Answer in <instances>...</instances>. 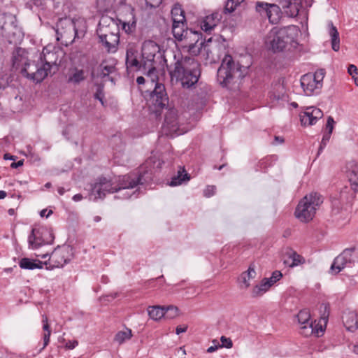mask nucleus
I'll list each match as a JSON object with an SVG mask.
<instances>
[{
	"label": "nucleus",
	"instance_id": "52",
	"mask_svg": "<svg viewBox=\"0 0 358 358\" xmlns=\"http://www.w3.org/2000/svg\"><path fill=\"white\" fill-rule=\"evenodd\" d=\"M322 322H320V324H313V334H315L316 336L319 337L320 336L323 332L324 331V329L323 328V326L322 324Z\"/></svg>",
	"mask_w": 358,
	"mask_h": 358
},
{
	"label": "nucleus",
	"instance_id": "34",
	"mask_svg": "<svg viewBox=\"0 0 358 358\" xmlns=\"http://www.w3.org/2000/svg\"><path fill=\"white\" fill-rule=\"evenodd\" d=\"M172 22L174 23H181L186 22L185 11L179 3H176L171 9Z\"/></svg>",
	"mask_w": 358,
	"mask_h": 358
},
{
	"label": "nucleus",
	"instance_id": "59",
	"mask_svg": "<svg viewBox=\"0 0 358 358\" xmlns=\"http://www.w3.org/2000/svg\"><path fill=\"white\" fill-rule=\"evenodd\" d=\"M46 212H47V209H43L42 210L41 212H40V215L41 217H44L45 216L46 217H48L50 215H52L53 213L52 210H50L48 213V214L46 215Z\"/></svg>",
	"mask_w": 358,
	"mask_h": 358
},
{
	"label": "nucleus",
	"instance_id": "58",
	"mask_svg": "<svg viewBox=\"0 0 358 358\" xmlns=\"http://www.w3.org/2000/svg\"><path fill=\"white\" fill-rule=\"evenodd\" d=\"M23 163H24V161L23 160H20L18 161L17 162H13L11 164H10V167L12 169H17L20 166H22L23 165Z\"/></svg>",
	"mask_w": 358,
	"mask_h": 358
},
{
	"label": "nucleus",
	"instance_id": "36",
	"mask_svg": "<svg viewBox=\"0 0 358 358\" xmlns=\"http://www.w3.org/2000/svg\"><path fill=\"white\" fill-rule=\"evenodd\" d=\"M150 317L154 320H157L164 317L166 315L165 307L150 306L148 309Z\"/></svg>",
	"mask_w": 358,
	"mask_h": 358
},
{
	"label": "nucleus",
	"instance_id": "51",
	"mask_svg": "<svg viewBox=\"0 0 358 358\" xmlns=\"http://www.w3.org/2000/svg\"><path fill=\"white\" fill-rule=\"evenodd\" d=\"M334 124L335 121L334 118L331 116H329L326 124V133H329L330 134H332Z\"/></svg>",
	"mask_w": 358,
	"mask_h": 358
},
{
	"label": "nucleus",
	"instance_id": "16",
	"mask_svg": "<svg viewBox=\"0 0 358 358\" xmlns=\"http://www.w3.org/2000/svg\"><path fill=\"white\" fill-rule=\"evenodd\" d=\"M299 324L301 325L300 334L304 336H309L313 333V322L310 321V313L308 309L301 310L296 315Z\"/></svg>",
	"mask_w": 358,
	"mask_h": 358
},
{
	"label": "nucleus",
	"instance_id": "21",
	"mask_svg": "<svg viewBox=\"0 0 358 358\" xmlns=\"http://www.w3.org/2000/svg\"><path fill=\"white\" fill-rule=\"evenodd\" d=\"M138 50L131 46L127 48L126 52V65L128 69L133 70L143 69V59L140 62L138 59Z\"/></svg>",
	"mask_w": 358,
	"mask_h": 358
},
{
	"label": "nucleus",
	"instance_id": "6",
	"mask_svg": "<svg viewBox=\"0 0 358 358\" xmlns=\"http://www.w3.org/2000/svg\"><path fill=\"white\" fill-rule=\"evenodd\" d=\"M85 28L82 20H75L69 17L61 18L55 27L57 40L65 39L66 43H72L76 38H81L85 36Z\"/></svg>",
	"mask_w": 358,
	"mask_h": 358
},
{
	"label": "nucleus",
	"instance_id": "24",
	"mask_svg": "<svg viewBox=\"0 0 358 358\" xmlns=\"http://www.w3.org/2000/svg\"><path fill=\"white\" fill-rule=\"evenodd\" d=\"M343 322L348 331H354L358 329V315L355 311L344 312Z\"/></svg>",
	"mask_w": 358,
	"mask_h": 358
},
{
	"label": "nucleus",
	"instance_id": "29",
	"mask_svg": "<svg viewBox=\"0 0 358 358\" xmlns=\"http://www.w3.org/2000/svg\"><path fill=\"white\" fill-rule=\"evenodd\" d=\"M86 78V73L83 69L75 67L69 70L67 82L68 83L78 85L81 82L84 81Z\"/></svg>",
	"mask_w": 358,
	"mask_h": 358
},
{
	"label": "nucleus",
	"instance_id": "53",
	"mask_svg": "<svg viewBox=\"0 0 358 358\" xmlns=\"http://www.w3.org/2000/svg\"><path fill=\"white\" fill-rule=\"evenodd\" d=\"M216 187L213 185H208L204 189V196L207 197H210L213 196L215 193Z\"/></svg>",
	"mask_w": 358,
	"mask_h": 358
},
{
	"label": "nucleus",
	"instance_id": "32",
	"mask_svg": "<svg viewBox=\"0 0 358 358\" xmlns=\"http://www.w3.org/2000/svg\"><path fill=\"white\" fill-rule=\"evenodd\" d=\"M329 34L331 37V43L332 49L337 52L340 49V38L339 33L336 27L333 24L332 22H329Z\"/></svg>",
	"mask_w": 358,
	"mask_h": 358
},
{
	"label": "nucleus",
	"instance_id": "10",
	"mask_svg": "<svg viewBox=\"0 0 358 358\" xmlns=\"http://www.w3.org/2000/svg\"><path fill=\"white\" fill-rule=\"evenodd\" d=\"M141 56L143 69L148 71V76L149 77L155 76L157 78L155 74V64L157 63L155 58H161L162 56L160 52L159 46L153 41H145L142 45Z\"/></svg>",
	"mask_w": 358,
	"mask_h": 358
},
{
	"label": "nucleus",
	"instance_id": "2",
	"mask_svg": "<svg viewBox=\"0 0 358 358\" xmlns=\"http://www.w3.org/2000/svg\"><path fill=\"white\" fill-rule=\"evenodd\" d=\"M169 74L172 80L180 83L182 88L192 89L201 76L200 64L194 58L182 57L171 66Z\"/></svg>",
	"mask_w": 358,
	"mask_h": 358
},
{
	"label": "nucleus",
	"instance_id": "11",
	"mask_svg": "<svg viewBox=\"0 0 358 358\" xmlns=\"http://www.w3.org/2000/svg\"><path fill=\"white\" fill-rule=\"evenodd\" d=\"M325 73V70L320 69L314 73H308L301 76L300 80L301 86L306 95H317L321 92Z\"/></svg>",
	"mask_w": 358,
	"mask_h": 358
},
{
	"label": "nucleus",
	"instance_id": "60",
	"mask_svg": "<svg viewBox=\"0 0 358 358\" xmlns=\"http://www.w3.org/2000/svg\"><path fill=\"white\" fill-rule=\"evenodd\" d=\"M17 158L16 156H14V155H11L9 153H6L4 154L3 155V159L5 160H15V159Z\"/></svg>",
	"mask_w": 358,
	"mask_h": 358
},
{
	"label": "nucleus",
	"instance_id": "45",
	"mask_svg": "<svg viewBox=\"0 0 358 358\" xmlns=\"http://www.w3.org/2000/svg\"><path fill=\"white\" fill-rule=\"evenodd\" d=\"M95 99H98L102 105H103V99H104V93H103V85H97L96 91L94 95Z\"/></svg>",
	"mask_w": 358,
	"mask_h": 358
},
{
	"label": "nucleus",
	"instance_id": "64",
	"mask_svg": "<svg viewBox=\"0 0 358 358\" xmlns=\"http://www.w3.org/2000/svg\"><path fill=\"white\" fill-rule=\"evenodd\" d=\"M155 1H156V0H146L148 5H149L151 7H156L159 4V3L155 4Z\"/></svg>",
	"mask_w": 358,
	"mask_h": 358
},
{
	"label": "nucleus",
	"instance_id": "13",
	"mask_svg": "<svg viewBox=\"0 0 358 358\" xmlns=\"http://www.w3.org/2000/svg\"><path fill=\"white\" fill-rule=\"evenodd\" d=\"M43 66L44 65L41 64L39 59L37 61L30 60L25 66L21 69L20 73L34 83H38L48 76L47 69Z\"/></svg>",
	"mask_w": 358,
	"mask_h": 358
},
{
	"label": "nucleus",
	"instance_id": "49",
	"mask_svg": "<svg viewBox=\"0 0 358 358\" xmlns=\"http://www.w3.org/2000/svg\"><path fill=\"white\" fill-rule=\"evenodd\" d=\"M343 275L347 276L349 278V284L352 286L356 285L358 283V271L357 273L352 274L345 271Z\"/></svg>",
	"mask_w": 358,
	"mask_h": 358
},
{
	"label": "nucleus",
	"instance_id": "42",
	"mask_svg": "<svg viewBox=\"0 0 358 358\" xmlns=\"http://www.w3.org/2000/svg\"><path fill=\"white\" fill-rule=\"evenodd\" d=\"M271 4V3L258 1L255 3V9L261 15L266 16Z\"/></svg>",
	"mask_w": 358,
	"mask_h": 358
},
{
	"label": "nucleus",
	"instance_id": "15",
	"mask_svg": "<svg viewBox=\"0 0 358 358\" xmlns=\"http://www.w3.org/2000/svg\"><path fill=\"white\" fill-rule=\"evenodd\" d=\"M73 257L72 248L69 246L55 249L49 259L50 262L46 268L52 270L55 268L63 267L69 262Z\"/></svg>",
	"mask_w": 358,
	"mask_h": 358
},
{
	"label": "nucleus",
	"instance_id": "50",
	"mask_svg": "<svg viewBox=\"0 0 358 358\" xmlns=\"http://www.w3.org/2000/svg\"><path fill=\"white\" fill-rule=\"evenodd\" d=\"M220 341L221 345H219L220 348H231L233 346V342L230 338H227L224 336H221Z\"/></svg>",
	"mask_w": 358,
	"mask_h": 358
},
{
	"label": "nucleus",
	"instance_id": "55",
	"mask_svg": "<svg viewBox=\"0 0 358 358\" xmlns=\"http://www.w3.org/2000/svg\"><path fill=\"white\" fill-rule=\"evenodd\" d=\"M348 72L352 78H354V76L358 73V69L354 64H350L348 68Z\"/></svg>",
	"mask_w": 358,
	"mask_h": 358
},
{
	"label": "nucleus",
	"instance_id": "1",
	"mask_svg": "<svg viewBox=\"0 0 358 358\" xmlns=\"http://www.w3.org/2000/svg\"><path fill=\"white\" fill-rule=\"evenodd\" d=\"M152 180V173L149 170H139L137 172L118 176L114 179H108L101 176L96 179L92 186L91 194L94 196V200L103 199L107 194L119 193L115 198L128 199L133 196L137 197L138 189L133 190L138 185H143Z\"/></svg>",
	"mask_w": 358,
	"mask_h": 358
},
{
	"label": "nucleus",
	"instance_id": "8",
	"mask_svg": "<svg viewBox=\"0 0 358 358\" xmlns=\"http://www.w3.org/2000/svg\"><path fill=\"white\" fill-rule=\"evenodd\" d=\"M323 203L322 195L317 192L306 194L298 203L294 215L297 219L308 222L313 219L316 210Z\"/></svg>",
	"mask_w": 358,
	"mask_h": 358
},
{
	"label": "nucleus",
	"instance_id": "27",
	"mask_svg": "<svg viewBox=\"0 0 358 358\" xmlns=\"http://www.w3.org/2000/svg\"><path fill=\"white\" fill-rule=\"evenodd\" d=\"M220 15L217 13L206 16L201 24V28L206 33H210L220 21Z\"/></svg>",
	"mask_w": 358,
	"mask_h": 358
},
{
	"label": "nucleus",
	"instance_id": "22",
	"mask_svg": "<svg viewBox=\"0 0 358 358\" xmlns=\"http://www.w3.org/2000/svg\"><path fill=\"white\" fill-rule=\"evenodd\" d=\"M2 29L8 34L13 37L20 38L22 36L21 28L18 26L17 18L15 15H10L2 26Z\"/></svg>",
	"mask_w": 358,
	"mask_h": 358
},
{
	"label": "nucleus",
	"instance_id": "30",
	"mask_svg": "<svg viewBox=\"0 0 358 358\" xmlns=\"http://www.w3.org/2000/svg\"><path fill=\"white\" fill-rule=\"evenodd\" d=\"M191 29L187 27V22H182L181 23H174L172 24V33L174 38L178 41H183L185 38L186 32H189Z\"/></svg>",
	"mask_w": 358,
	"mask_h": 358
},
{
	"label": "nucleus",
	"instance_id": "14",
	"mask_svg": "<svg viewBox=\"0 0 358 358\" xmlns=\"http://www.w3.org/2000/svg\"><path fill=\"white\" fill-rule=\"evenodd\" d=\"M54 236L51 231L44 227L34 228L28 237L29 247L36 249L43 245L52 244Z\"/></svg>",
	"mask_w": 358,
	"mask_h": 358
},
{
	"label": "nucleus",
	"instance_id": "26",
	"mask_svg": "<svg viewBox=\"0 0 358 358\" xmlns=\"http://www.w3.org/2000/svg\"><path fill=\"white\" fill-rule=\"evenodd\" d=\"M48 266V262H41L38 259H31L27 257L22 258L19 262V266L22 269L34 270L41 269L43 266Z\"/></svg>",
	"mask_w": 358,
	"mask_h": 358
},
{
	"label": "nucleus",
	"instance_id": "18",
	"mask_svg": "<svg viewBox=\"0 0 358 358\" xmlns=\"http://www.w3.org/2000/svg\"><path fill=\"white\" fill-rule=\"evenodd\" d=\"M38 59L41 64L44 65L43 67L47 69L48 74L51 73V69L54 67L55 70H57L58 56L56 52L48 51L46 48H44Z\"/></svg>",
	"mask_w": 358,
	"mask_h": 358
},
{
	"label": "nucleus",
	"instance_id": "47",
	"mask_svg": "<svg viewBox=\"0 0 358 358\" xmlns=\"http://www.w3.org/2000/svg\"><path fill=\"white\" fill-rule=\"evenodd\" d=\"M238 3H236V2L232 1V0H227L225 6H224V12L231 13L233 11L235 10L236 8L238 6Z\"/></svg>",
	"mask_w": 358,
	"mask_h": 358
},
{
	"label": "nucleus",
	"instance_id": "43",
	"mask_svg": "<svg viewBox=\"0 0 358 358\" xmlns=\"http://www.w3.org/2000/svg\"><path fill=\"white\" fill-rule=\"evenodd\" d=\"M166 315L164 317L172 319L178 315V308L176 306H169L165 308Z\"/></svg>",
	"mask_w": 358,
	"mask_h": 358
},
{
	"label": "nucleus",
	"instance_id": "40",
	"mask_svg": "<svg viewBox=\"0 0 358 358\" xmlns=\"http://www.w3.org/2000/svg\"><path fill=\"white\" fill-rule=\"evenodd\" d=\"M132 336L131 331L127 329L125 331H118L115 336V341L119 344H122L127 340H129Z\"/></svg>",
	"mask_w": 358,
	"mask_h": 358
},
{
	"label": "nucleus",
	"instance_id": "56",
	"mask_svg": "<svg viewBox=\"0 0 358 358\" xmlns=\"http://www.w3.org/2000/svg\"><path fill=\"white\" fill-rule=\"evenodd\" d=\"M187 330V326H185V327L178 326L176 329V334L179 335L181 333L186 332Z\"/></svg>",
	"mask_w": 358,
	"mask_h": 358
},
{
	"label": "nucleus",
	"instance_id": "5",
	"mask_svg": "<svg viewBox=\"0 0 358 358\" xmlns=\"http://www.w3.org/2000/svg\"><path fill=\"white\" fill-rule=\"evenodd\" d=\"M120 29L117 20L108 16H103L98 25L96 34L99 42L108 52H115L120 42Z\"/></svg>",
	"mask_w": 358,
	"mask_h": 358
},
{
	"label": "nucleus",
	"instance_id": "25",
	"mask_svg": "<svg viewBox=\"0 0 358 358\" xmlns=\"http://www.w3.org/2000/svg\"><path fill=\"white\" fill-rule=\"evenodd\" d=\"M164 125L170 131H177L178 129V121L176 109L173 108L168 109L164 117Z\"/></svg>",
	"mask_w": 358,
	"mask_h": 358
},
{
	"label": "nucleus",
	"instance_id": "23",
	"mask_svg": "<svg viewBox=\"0 0 358 358\" xmlns=\"http://www.w3.org/2000/svg\"><path fill=\"white\" fill-rule=\"evenodd\" d=\"M303 0H283L280 2L286 14L291 17L298 15Z\"/></svg>",
	"mask_w": 358,
	"mask_h": 358
},
{
	"label": "nucleus",
	"instance_id": "35",
	"mask_svg": "<svg viewBox=\"0 0 358 358\" xmlns=\"http://www.w3.org/2000/svg\"><path fill=\"white\" fill-rule=\"evenodd\" d=\"M272 285L268 280L263 278L261 282L255 286L252 291V297H258L266 293Z\"/></svg>",
	"mask_w": 358,
	"mask_h": 358
},
{
	"label": "nucleus",
	"instance_id": "31",
	"mask_svg": "<svg viewBox=\"0 0 358 358\" xmlns=\"http://www.w3.org/2000/svg\"><path fill=\"white\" fill-rule=\"evenodd\" d=\"M190 180V176L188 174L184 167H180L176 176L171 178V181L168 183L169 185L174 187L187 182Z\"/></svg>",
	"mask_w": 358,
	"mask_h": 358
},
{
	"label": "nucleus",
	"instance_id": "7",
	"mask_svg": "<svg viewBox=\"0 0 358 358\" xmlns=\"http://www.w3.org/2000/svg\"><path fill=\"white\" fill-rule=\"evenodd\" d=\"M298 33V27L289 25L273 29L268 35L266 44L273 52H282L287 44H291Z\"/></svg>",
	"mask_w": 358,
	"mask_h": 358
},
{
	"label": "nucleus",
	"instance_id": "44",
	"mask_svg": "<svg viewBox=\"0 0 358 358\" xmlns=\"http://www.w3.org/2000/svg\"><path fill=\"white\" fill-rule=\"evenodd\" d=\"M282 277V274L280 271H275L272 273L270 278H264L268 280L270 284L273 286L276 282L279 281Z\"/></svg>",
	"mask_w": 358,
	"mask_h": 358
},
{
	"label": "nucleus",
	"instance_id": "33",
	"mask_svg": "<svg viewBox=\"0 0 358 358\" xmlns=\"http://www.w3.org/2000/svg\"><path fill=\"white\" fill-rule=\"evenodd\" d=\"M281 14L282 12L279 6L275 3H271L270 6V8L268 10V14L266 17H268L269 22L271 24H277L279 22L281 17Z\"/></svg>",
	"mask_w": 358,
	"mask_h": 358
},
{
	"label": "nucleus",
	"instance_id": "28",
	"mask_svg": "<svg viewBox=\"0 0 358 358\" xmlns=\"http://www.w3.org/2000/svg\"><path fill=\"white\" fill-rule=\"evenodd\" d=\"M285 255L288 259L285 260V264H288L289 267H294L305 262V259L292 248H287Z\"/></svg>",
	"mask_w": 358,
	"mask_h": 358
},
{
	"label": "nucleus",
	"instance_id": "38",
	"mask_svg": "<svg viewBox=\"0 0 358 358\" xmlns=\"http://www.w3.org/2000/svg\"><path fill=\"white\" fill-rule=\"evenodd\" d=\"M42 322L43 324V329L45 331L43 334V348H45L50 342V337L51 334V330L50 325L48 324V318L46 315H43Z\"/></svg>",
	"mask_w": 358,
	"mask_h": 358
},
{
	"label": "nucleus",
	"instance_id": "39",
	"mask_svg": "<svg viewBox=\"0 0 358 358\" xmlns=\"http://www.w3.org/2000/svg\"><path fill=\"white\" fill-rule=\"evenodd\" d=\"M320 317V322H323L324 325L326 326L330 313V308L329 304L322 303L319 308Z\"/></svg>",
	"mask_w": 358,
	"mask_h": 358
},
{
	"label": "nucleus",
	"instance_id": "20",
	"mask_svg": "<svg viewBox=\"0 0 358 358\" xmlns=\"http://www.w3.org/2000/svg\"><path fill=\"white\" fill-rule=\"evenodd\" d=\"M345 172L351 185L352 189L358 192V163L355 161H350L346 163Z\"/></svg>",
	"mask_w": 358,
	"mask_h": 358
},
{
	"label": "nucleus",
	"instance_id": "46",
	"mask_svg": "<svg viewBox=\"0 0 358 358\" xmlns=\"http://www.w3.org/2000/svg\"><path fill=\"white\" fill-rule=\"evenodd\" d=\"M331 135L329 133H324L323 136H322V141L320 143V145L319 147V149H318V152H317V155H320L322 150H324V148L326 147V145H327V143H329V140H330V138H331Z\"/></svg>",
	"mask_w": 358,
	"mask_h": 358
},
{
	"label": "nucleus",
	"instance_id": "54",
	"mask_svg": "<svg viewBox=\"0 0 358 358\" xmlns=\"http://www.w3.org/2000/svg\"><path fill=\"white\" fill-rule=\"evenodd\" d=\"M136 25H135V22H132V23H127V22H123L122 23V29L125 31V32L127 33H130L132 31L133 29H134Z\"/></svg>",
	"mask_w": 358,
	"mask_h": 358
},
{
	"label": "nucleus",
	"instance_id": "3",
	"mask_svg": "<svg viewBox=\"0 0 358 358\" xmlns=\"http://www.w3.org/2000/svg\"><path fill=\"white\" fill-rule=\"evenodd\" d=\"M202 38V34L199 31H193L192 29L189 32H186L185 45L188 47V52L194 55L200 53L206 55V59L210 62H215L216 58H220V50L224 48L223 44H220L217 40H214L210 37L204 41L200 40Z\"/></svg>",
	"mask_w": 358,
	"mask_h": 358
},
{
	"label": "nucleus",
	"instance_id": "61",
	"mask_svg": "<svg viewBox=\"0 0 358 358\" xmlns=\"http://www.w3.org/2000/svg\"><path fill=\"white\" fill-rule=\"evenodd\" d=\"M219 344L218 345H213V346H210L209 347L208 349H207V352L208 353H212L213 352H215V350H217L218 348H219Z\"/></svg>",
	"mask_w": 358,
	"mask_h": 358
},
{
	"label": "nucleus",
	"instance_id": "12",
	"mask_svg": "<svg viewBox=\"0 0 358 358\" xmlns=\"http://www.w3.org/2000/svg\"><path fill=\"white\" fill-rule=\"evenodd\" d=\"M356 263H358V248H346L334 259L331 269L338 273L352 268Z\"/></svg>",
	"mask_w": 358,
	"mask_h": 358
},
{
	"label": "nucleus",
	"instance_id": "57",
	"mask_svg": "<svg viewBox=\"0 0 358 358\" xmlns=\"http://www.w3.org/2000/svg\"><path fill=\"white\" fill-rule=\"evenodd\" d=\"M78 343L77 341H69L66 343V348L69 349H73L76 345H78Z\"/></svg>",
	"mask_w": 358,
	"mask_h": 358
},
{
	"label": "nucleus",
	"instance_id": "62",
	"mask_svg": "<svg viewBox=\"0 0 358 358\" xmlns=\"http://www.w3.org/2000/svg\"><path fill=\"white\" fill-rule=\"evenodd\" d=\"M145 78L143 76L137 77L136 83H137L138 85H143V84L145 83Z\"/></svg>",
	"mask_w": 358,
	"mask_h": 358
},
{
	"label": "nucleus",
	"instance_id": "19",
	"mask_svg": "<svg viewBox=\"0 0 358 358\" xmlns=\"http://www.w3.org/2000/svg\"><path fill=\"white\" fill-rule=\"evenodd\" d=\"M30 60L28 58V52L20 47L16 48L12 55V66L15 70H20L25 66Z\"/></svg>",
	"mask_w": 358,
	"mask_h": 358
},
{
	"label": "nucleus",
	"instance_id": "63",
	"mask_svg": "<svg viewBox=\"0 0 358 358\" xmlns=\"http://www.w3.org/2000/svg\"><path fill=\"white\" fill-rule=\"evenodd\" d=\"M83 199V195L80 194H75L73 196V200L74 201H80V200H82Z\"/></svg>",
	"mask_w": 358,
	"mask_h": 358
},
{
	"label": "nucleus",
	"instance_id": "17",
	"mask_svg": "<svg viewBox=\"0 0 358 358\" xmlns=\"http://www.w3.org/2000/svg\"><path fill=\"white\" fill-rule=\"evenodd\" d=\"M323 117V112L318 108L310 106L300 113V120L303 126H312Z\"/></svg>",
	"mask_w": 358,
	"mask_h": 358
},
{
	"label": "nucleus",
	"instance_id": "4",
	"mask_svg": "<svg viewBox=\"0 0 358 358\" xmlns=\"http://www.w3.org/2000/svg\"><path fill=\"white\" fill-rule=\"evenodd\" d=\"M242 68L239 62H236L230 55L226 54L217 71V83L222 87L229 90L238 88L245 77Z\"/></svg>",
	"mask_w": 358,
	"mask_h": 358
},
{
	"label": "nucleus",
	"instance_id": "41",
	"mask_svg": "<svg viewBox=\"0 0 358 358\" xmlns=\"http://www.w3.org/2000/svg\"><path fill=\"white\" fill-rule=\"evenodd\" d=\"M255 271L251 266H249L247 272H244L241 275V280L245 287H248L250 285L249 280L255 278Z\"/></svg>",
	"mask_w": 358,
	"mask_h": 358
},
{
	"label": "nucleus",
	"instance_id": "9",
	"mask_svg": "<svg viewBox=\"0 0 358 358\" xmlns=\"http://www.w3.org/2000/svg\"><path fill=\"white\" fill-rule=\"evenodd\" d=\"M152 83H155V88L150 94L148 99L149 109L151 113L158 117L164 109H167L169 103V99L166 93L165 86L162 83L155 82V77H150Z\"/></svg>",
	"mask_w": 358,
	"mask_h": 358
},
{
	"label": "nucleus",
	"instance_id": "37",
	"mask_svg": "<svg viewBox=\"0 0 358 358\" xmlns=\"http://www.w3.org/2000/svg\"><path fill=\"white\" fill-rule=\"evenodd\" d=\"M99 76L104 79L107 78L108 80L113 82V78L110 76V74L115 71V67L113 65H105L103 63L101 64L99 67Z\"/></svg>",
	"mask_w": 358,
	"mask_h": 358
},
{
	"label": "nucleus",
	"instance_id": "48",
	"mask_svg": "<svg viewBox=\"0 0 358 358\" xmlns=\"http://www.w3.org/2000/svg\"><path fill=\"white\" fill-rule=\"evenodd\" d=\"M26 8L32 9L34 6L39 7L43 5V0H22Z\"/></svg>",
	"mask_w": 358,
	"mask_h": 358
}]
</instances>
